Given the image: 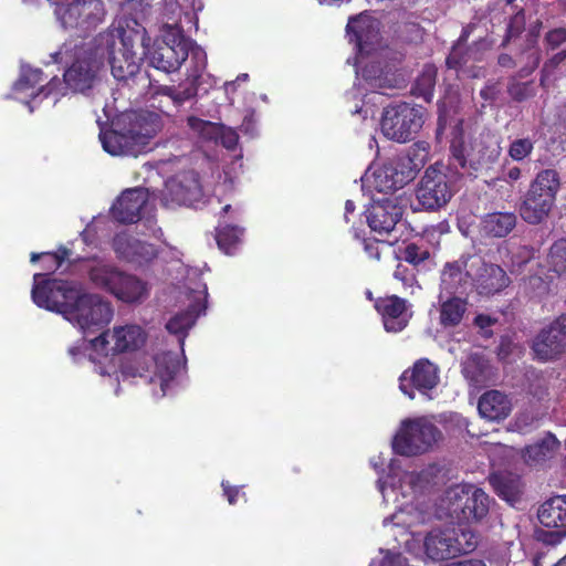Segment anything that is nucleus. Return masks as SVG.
Wrapping results in <instances>:
<instances>
[{
    "instance_id": "18",
    "label": "nucleus",
    "mask_w": 566,
    "mask_h": 566,
    "mask_svg": "<svg viewBox=\"0 0 566 566\" xmlns=\"http://www.w3.org/2000/svg\"><path fill=\"white\" fill-rule=\"evenodd\" d=\"M115 126H124L142 147L147 151L149 142L161 129L160 116L150 111H130L122 114L116 120Z\"/></svg>"
},
{
    "instance_id": "20",
    "label": "nucleus",
    "mask_w": 566,
    "mask_h": 566,
    "mask_svg": "<svg viewBox=\"0 0 566 566\" xmlns=\"http://www.w3.org/2000/svg\"><path fill=\"white\" fill-rule=\"evenodd\" d=\"M402 207L397 199L384 198L374 201L366 210V220L369 228L382 235L389 234L401 220Z\"/></svg>"
},
{
    "instance_id": "25",
    "label": "nucleus",
    "mask_w": 566,
    "mask_h": 566,
    "mask_svg": "<svg viewBox=\"0 0 566 566\" xmlns=\"http://www.w3.org/2000/svg\"><path fill=\"white\" fill-rule=\"evenodd\" d=\"M111 337L114 342L111 348L114 354L138 350L147 340L146 332L134 324L114 327Z\"/></svg>"
},
{
    "instance_id": "50",
    "label": "nucleus",
    "mask_w": 566,
    "mask_h": 566,
    "mask_svg": "<svg viewBox=\"0 0 566 566\" xmlns=\"http://www.w3.org/2000/svg\"><path fill=\"white\" fill-rule=\"evenodd\" d=\"M566 63V49H562L544 62L542 73L549 74L559 65Z\"/></svg>"
},
{
    "instance_id": "19",
    "label": "nucleus",
    "mask_w": 566,
    "mask_h": 566,
    "mask_svg": "<svg viewBox=\"0 0 566 566\" xmlns=\"http://www.w3.org/2000/svg\"><path fill=\"white\" fill-rule=\"evenodd\" d=\"M112 248L119 260L137 265L147 264L158 255V250L154 244L139 240L127 232L115 234Z\"/></svg>"
},
{
    "instance_id": "60",
    "label": "nucleus",
    "mask_w": 566,
    "mask_h": 566,
    "mask_svg": "<svg viewBox=\"0 0 566 566\" xmlns=\"http://www.w3.org/2000/svg\"><path fill=\"white\" fill-rule=\"evenodd\" d=\"M474 323H475V325H478L479 327H481V328H485V327L491 326V325L494 323V319H492L489 315L479 314V315L474 318Z\"/></svg>"
},
{
    "instance_id": "38",
    "label": "nucleus",
    "mask_w": 566,
    "mask_h": 566,
    "mask_svg": "<svg viewBox=\"0 0 566 566\" xmlns=\"http://www.w3.org/2000/svg\"><path fill=\"white\" fill-rule=\"evenodd\" d=\"M243 234V228L229 223H219L216 228V240L220 250L227 254L232 253V250L240 241Z\"/></svg>"
},
{
    "instance_id": "51",
    "label": "nucleus",
    "mask_w": 566,
    "mask_h": 566,
    "mask_svg": "<svg viewBox=\"0 0 566 566\" xmlns=\"http://www.w3.org/2000/svg\"><path fill=\"white\" fill-rule=\"evenodd\" d=\"M380 245H384L382 241L377 239H365L364 240V250L369 259L380 260L381 249Z\"/></svg>"
},
{
    "instance_id": "11",
    "label": "nucleus",
    "mask_w": 566,
    "mask_h": 566,
    "mask_svg": "<svg viewBox=\"0 0 566 566\" xmlns=\"http://www.w3.org/2000/svg\"><path fill=\"white\" fill-rule=\"evenodd\" d=\"M65 29L91 32L103 22L105 15L102 0H73L67 4H57L55 10Z\"/></svg>"
},
{
    "instance_id": "61",
    "label": "nucleus",
    "mask_w": 566,
    "mask_h": 566,
    "mask_svg": "<svg viewBox=\"0 0 566 566\" xmlns=\"http://www.w3.org/2000/svg\"><path fill=\"white\" fill-rule=\"evenodd\" d=\"M188 124L190 127L196 128L198 126H201L202 128H213V124L210 122L201 120L196 117H189Z\"/></svg>"
},
{
    "instance_id": "57",
    "label": "nucleus",
    "mask_w": 566,
    "mask_h": 566,
    "mask_svg": "<svg viewBox=\"0 0 566 566\" xmlns=\"http://www.w3.org/2000/svg\"><path fill=\"white\" fill-rule=\"evenodd\" d=\"M462 272V265L460 262L455 261L452 263H447L443 270V276H449L450 279H455L460 276Z\"/></svg>"
},
{
    "instance_id": "35",
    "label": "nucleus",
    "mask_w": 566,
    "mask_h": 566,
    "mask_svg": "<svg viewBox=\"0 0 566 566\" xmlns=\"http://www.w3.org/2000/svg\"><path fill=\"white\" fill-rule=\"evenodd\" d=\"M468 311V301L452 296L440 303L439 322L444 328L455 327L462 322Z\"/></svg>"
},
{
    "instance_id": "39",
    "label": "nucleus",
    "mask_w": 566,
    "mask_h": 566,
    "mask_svg": "<svg viewBox=\"0 0 566 566\" xmlns=\"http://www.w3.org/2000/svg\"><path fill=\"white\" fill-rule=\"evenodd\" d=\"M528 30L530 28L526 30V19L524 10L521 9L509 19L505 34L501 42V46L506 48L511 42L518 39L522 35V33H524L525 31L528 32ZM527 33H525V35Z\"/></svg>"
},
{
    "instance_id": "45",
    "label": "nucleus",
    "mask_w": 566,
    "mask_h": 566,
    "mask_svg": "<svg viewBox=\"0 0 566 566\" xmlns=\"http://www.w3.org/2000/svg\"><path fill=\"white\" fill-rule=\"evenodd\" d=\"M545 50L555 51L566 44V25L548 30L543 39Z\"/></svg>"
},
{
    "instance_id": "21",
    "label": "nucleus",
    "mask_w": 566,
    "mask_h": 566,
    "mask_svg": "<svg viewBox=\"0 0 566 566\" xmlns=\"http://www.w3.org/2000/svg\"><path fill=\"white\" fill-rule=\"evenodd\" d=\"M148 202V191L136 187L124 190L111 207L114 220L123 224L136 223Z\"/></svg>"
},
{
    "instance_id": "36",
    "label": "nucleus",
    "mask_w": 566,
    "mask_h": 566,
    "mask_svg": "<svg viewBox=\"0 0 566 566\" xmlns=\"http://www.w3.org/2000/svg\"><path fill=\"white\" fill-rule=\"evenodd\" d=\"M438 70L433 64H426L411 86V94L430 103L433 97Z\"/></svg>"
},
{
    "instance_id": "56",
    "label": "nucleus",
    "mask_w": 566,
    "mask_h": 566,
    "mask_svg": "<svg viewBox=\"0 0 566 566\" xmlns=\"http://www.w3.org/2000/svg\"><path fill=\"white\" fill-rule=\"evenodd\" d=\"M380 566H408L407 558L402 554H389L381 560Z\"/></svg>"
},
{
    "instance_id": "13",
    "label": "nucleus",
    "mask_w": 566,
    "mask_h": 566,
    "mask_svg": "<svg viewBox=\"0 0 566 566\" xmlns=\"http://www.w3.org/2000/svg\"><path fill=\"white\" fill-rule=\"evenodd\" d=\"M438 365L428 358H420L407 368L399 377V389L410 399H415L416 390L429 396L440 381Z\"/></svg>"
},
{
    "instance_id": "37",
    "label": "nucleus",
    "mask_w": 566,
    "mask_h": 566,
    "mask_svg": "<svg viewBox=\"0 0 566 566\" xmlns=\"http://www.w3.org/2000/svg\"><path fill=\"white\" fill-rule=\"evenodd\" d=\"M157 376L160 380V389L166 395L170 382L175 379L178 370L179 363L170 353H163L155 359Z\"/></svg>"
},
{
    "instance_id": "49",
    "label": "nucleus",
    "mask_w": 566,
    "mask_h": 566,
    "mask_svg": "<svg viewBox=\"0 0 566 566\" xmlns=\"http://www.w3.org/2000/svg\"><path fill=\"white\" fill-rule=\"evenodd\" d=\"M566 536V530L555 528V531H541L537 538L548 545H556Z\"/></svg>"
},
{
    "instance_id": "52",
    "label": "nucleus",
    "mask_w": 566,
    "mask_h": 566,
    "mask_svg": "<svg viewBox=\"0 0 566 566\" xmlns=\"http://www.w3.org/2000/svg\"><path fill=\"white\" fill-rule=\"evenodd\" d=\"M394 277L400 281L405 286H411L415 281L413 273L403 264L399 263L395 271Z\"/></svg>"
},
{
    "instance_id": "58",
    "label": "nucleus",
    "mask_w": 566,
    "mask_h": 566,
    "mask_svg": "<svg viewBox=\"0 0 566 566\" xmlns=\"http://www.w3.org/2000/svg\"><path fill=\"white\" fill-rule=\"evenodd\" d=\"M378 70V67H376L375 65H370V66H365L363 69V77L366 80V81H369L371 85H375V86H379L381 87V83H380V80L377 78L374 73H376V71Z\"/></svg>"
},
{
    "instance_id": "43",
    "label": "nucleus",
    "mask_w": 566,
    "mask_h": 566,
    "mask_svg": "<svg viewBox=\"0 0 566 566\" xmlns=\"http://www.w3.org/2000/svg\"><path fill=\"white\" fill-rule=\"evenodd\" d=\"M71 254V251L65 248L61 247L56 252H43V253H31L30 261L36 262L41 258H45L50 261V264L46 265L48 269H54L57 270L61 268L62 263L69 259Z\"/></svg>"
},
{
    "instance_id": "31",
    "label": "nucleus",
    "mask_w": 566,
    "mask_h": 566,
    "mask_svg": "<svg viewBox=\"0 0 566 566\" xmlns=\"http://www.w3.org/2000/svg\"><path fill=\"white\" fill-rule=\"evenodd\" d=\"M113 295L125 303L142 302L148 296V285L136 275L123 271Z\"/></svg>"
},
{
    "instance_id": "10",
    "label": "nucleus",
    "mask_w": 566,
    "mask_h": 566,
    "mask_svg": "<svg viewBox=\"0 0 566 566\" xmlns=\"http://www.w3.org/2000/svg\"><path fill=\"white\" fill-rule=\"evenodd\" d=\"M190 40L181 30L168 27L160 39H156L148 52V59L155 69L171 73L180 69L189 56Z\"/></svg>"
},
{
    "instance_id": "5",
    "label": "nucleus",
    "mask_w": 566,
    "mask_h": 566,
    "mask_svg": "<svg viewBox=\"0 0 566 566\" xmlns=\"http://www.w3.org/2000/svg\"><path fill=\"white\" fill-rule=\"evenodd\" d=\"M458 172L442 163L430 165L419 180L416 199L424 211H439L457 192Z\"/></svg>"
},
{
    "instance_id": "62",
    "label": "nucleus",
    "mask_w": 566,
    "mask_h": 566,
    "mask_svg": "<svg viewBox=\"0 0 566 566\" xmlns=\"http://www.w3.org/2000/svg\"><path fill=\"white\" fill-rule=\"evenodd\" d=\"M223 144L227 148L232 149L237 144V135L231 134L224 139Z\"/></svg>"
},
{
    "instance_id": "4",
    "label": "nucleus",
    "mask_w": 566,
    "mask_h": 566,
    "mask_svg": "<svg viewBox=\"0 0 566 566\" xmlns=\"http://www.w3.org/2000/svg\"><path fill=\"white\" fill-rule=\"evenodd\" d=\"M559 189L560 177L557 170L547 168L538 171L521 198V218L532 226L544 222L555 207Z\"/></svg>"
},
{
    "instance_id": "64",
    "label": "nucleus",
    "mask_w": 566,
    "mask_h": 566,
    "mask_svg": "<svg viewBox=\"0 0 566 566\" xmlns=\"http://www.w3.org/2000/svg\"><path fill=\"white\" fill-rule=\"evenodd\" d=\"M446 63L449 69H457V66L459 65V62L452 56H448Z\"/></svg>"
},
{
    "instance_id": "22",
    "label": "nucleus",
    "mask_w": 566,
    "mask_h": 566,
    "mask_svg": "<svg viewBox=\"0 0 566 566\" xmlns=\"http://www.w3.org/2000/svg\"><path fill=\"white\" fill-rule=\"evenodd\" d=\"M103 149L112 156H133L146 153L142 143L137 142L124 126L101 134Z\"/></svg>"
},
{
    "instance_id": "29",
    "label": "nucleus",
    "mask_w": 566,
    "mask_h": 566,
    "mask_svg": "<svg viewBox=\"0 0 566 566\" xmlns=\"http://www.w3.org/2000/svg\"><path fill=\"white\" fill-rule=\"evenodd\" d=\"M494 492L509 503L518 502L523 494L524 484L522 478L511 472L493 473L489 478Z\"/></svg>"
},
{
    "instance_id": "28",
    "label": "nucleus",
    "mask_w": 566,
    "mask_h": 566,
    "mask_svg": "<svg viewBox=\"0 0 566 566\" xmlns=\"http://www.w3.org/2000/svg\"><path fill=\"white\" fill-rule=\"evenodd\" d=\"M478 409L483 418L500 421L510 415L512 405L506 395L499 390H490L479 399Z\"/></svg>"
},
{
    "instance_id": "33",
    "label": "nucleus",
    "mask_w": 566,
    "mask_h": 566,
    "mask_svg": "<svg viewBox=\"0 0 566 566\" xmlns=\"http://www.w3.org/2000/svg\"><path fill=\"white\" fill-rule=\"evenodd\" d=\"M560 443L557 438L548 432L537 442L526 446L523 450V459L528 465H538L552 459Z\"/></svg>"
},
{
    "instance_id": "54",
    "label": "nucleus",
    "mask_w": 566,
    "mask_h": 566,
    "mask_svg": "<svg viewBox=\"0 0 566 566\" xmlns=\"http://www.w3.org/2000/svg\"><path fill=\"white\" fill-rule=\"evenodd\" d=\"M500 94V88L497 83H489L486 84L480 92L481 97L484 101L493 102L497 98Z\"/></svg>"
},
{
    "instance_id": "3",
    "label": "nucleus",
    "mask_w": 566,
    "mask_h": 566,
    "mask_svg": "<svg viewBox=\"0 0 566 566\" xmlns=\"http://www.w3.org/2000/svg\"><path fill=\"white\" fill-rule=\"evenodd\" d=\"M53 59L55 63L69 65L63 75L64 82L70 90L80 93L92 88L102 65L98 49L82 35L65 41Z\"/></svg>"
},
{
    "instance_id": "2",
    "label": "nucleus",
    "mask_w": 566,
    "mask_h": 566,
    "mask_svg": "<svg viewBox=\"0 0 566 566\" xmlns=\"http://www.w3.org/2000/svg\"><path fill=\"white\" fill-rule=\"evenodd\" d=\"M501 155L495 144L474 139L464 133L463 120L459 119L452 127L449 139L448 167L454 168L458 177H478L489 170Z\"/></svg>"
},
{
    "instance_id": "7",
    "label": "nucleus",
    "mask_w": 566,
    "mask_h": 566,
    "mask_svg": "<svg viewBox=\"0 0 566 566\" xmlns=\"http://www.w3.org/2000/svg\"><path fill=\"white\" fill-rule=\"evenodd\" d=\"M542 22L537 20L530 25L526 34L525 51L520 57V62L525 63L517 69V71L509 77L506 91L509 96L515 102H524L536 94V86L534 80L528 77L535 72L541 62V52L537 48Z\"/></svg>"
},
{
    "instance_id": "42",
    "label": "nucleus",
    "mask_w": 566,
    "mask_h": 566,
    "mask_svg": "<svg viewBox=\"0 0 566 566\" xmlns=\"http://www.w3.org/2000/svg\"><path fill=\"white\" fill-rule=\"evenodd\" d=\"M548 263L553 266V270L557 273L566 271V239H559L555 241L548 253Z\"/></svg>"
},
{
    "instance_id": "46",
    "label": "nucleus",
    "mask_w": 566,
    "mask_h": 566,
    "mask_svg": "<svg viewBox=\"0 0 566 566\" xmlns=\"http://www.w3.org/2000/svg\"><path fill=\"white\" fill-rule=\"evenodd\" d=\"M430 145L427 142L415 143L408 154L409 161L412 164L413 170H418L428 160Z\"/></svg>"
},
{
    "instance_id": "6",
    "label": "nucleus",
    "mask_w": 566,
    "mask_h": 566,
    "mask_svg": "<svg viewBox=\"0 0 566 566\" xmlns=\"http://www.w3.org/2000/svg\"><path fill=\"white\" fill-rule=\"evenodd\" d=\"M448 515L458 524L482 521L490 511L491 497L472 484L449 488L444 496Z\"/></svg>"
},
{
    "instance_id": "59",
    "label": "nucleus",
    "mask_w": 566,
    "mask_h": 566,
    "mask_svg": "<svg viewBox=\"0 0 566 566\" xmlns=\"http://www.w3.org/2000/svg\"><path fill=\"white\" fill-rule=\"evenodd\" d=\"M522 177V169L517 166L507 169L505 180L509 182H515Z\"/></svg>"
},
{
    "instance_id": "12",
    "label": "nucleus",
    "mask_w": 566,
    "mask_h": 566,
    "mask_svg": "<svg viewBox=\"0 0 566 566\" xmlns=\"http://www.w3.org/2000/svg\"><path fill=\"white\" fill-rule=\"evenodd\" d=\"M531 349L538 361L559 359L566 353V314L559 315L542 328L533 339Z\"/></svg>"
},
{
    "instance_id": "8",
    "label": "nucleus",
    "mask_w": 566,
    "mask_h": 566,
    "mask_svg": "<svg viewBox=\"0 0 566 566\" xmlns=\"http://www.w3.org/2000/svg\"><path fill=\"white\" fill-rule=\"evenodd\" d=\"M423 123L424 117L421 106L400 102L384 109L381 130L389 139L407 143L415 138Z\"/></svg>"
},
{
    "instance_id": "14",
    "label": "nucleus",
    "mask_w": 566,
    "mask_h": 566,
    "mask_svg": "<svg viewBox=\"0 0 566 566\" xmlns=\"http://www.w3.org/2000/svg\"><path fill=\"white\" fill-rule=\"evenodd\" d=\"M423 545L426 555L439 562L470 553L476 544L471 542L463 544L454 528H434L426 535Z\"/></svg>"
},
{
    "instance_id": "41",
    "label": "nucleus",
    "mask_w": 566,
    "mask_h": 566,
    "mask_svg": "<svg viewBox=\"0 0 566 566\" xmlns=\"http://www.w3.org/2000/svg\"><path fill=\"white\" fill-rule=\"evenodd\" d=\"M430 251L424 244L409 242L401 250V258L413 266H419L430 258Z\"/></svg>"
},
{
    "instance_id": "1",
    "label": "nucleus",
    "mask_w": 566,
    "mask_h": 566,
    "mask_svg": "<svg viewBox=\"0 0 566 566\" xmlns=\"http://www.w3.org/2000/svg\"><path fill=\"white\" fill-rule=\"evenodd\" d=\"M31 296L39 307L62 314L84 333L103 329L114 314L112 304L101 295L84 292L74 281L44 273L34 274Z\"/></svg>"
},
{
    "instance_id": "44",
    "label": "nucleus",
    "mask_w": 566,
    "mask_h": 566,
    "mask_svg": "<svg viewBox=\"0 0 566 566\" xmlns=\"http://www.w3.org/2000/svg\"><path fill=\"white\" fill-rule=\"evenodd\" d=\"M44 81L43 72L40 69H30L23 71L19 80L14 84L17 91H25L28 88H34Z\"/></svg>"
},
{
    "instance_id": "24",
    "label": "nucleus",
    "mask_w": 566,
    "mask_h": 566,
    "mask_svg": "<svg viewBox=\"0 0 566 566\" xmlns=\"http://www.w3.org/2000/svg\"><path fill=\"white\" fill-rule=\"evenodd\" d=\"M206 308V301L197 298L185 311L177 313L167 322L166 329L170 334L178 336L181 350H184L188 331L195 325L197 318L205 313Z\"/></svg>"
},
{
    "instance_id": "53",
    "label": "nucleus",
    "mask_w": 566,
    "mask_h": 566,
    "mask_svg": "<svg viewBox=\"0 0 566 566\" xmlns=\"http://www.w3.org/2000/svg\"><path fill=\"white\" fill-rule=\"evenodd\" d=\"M221 486L223 489V493L230 505H234L238 502L239 495L241 493L240 488L231 486L229 482L222 481Z\"/></svg>"
},
{
    "instance_id": "9",
    "label": "nucleus",
    "mask_w": 566,
    "mask_h": 566,
    "mask_svg": "<svg viewBox=\"0 0 566 566\" xmlns=\"http://www.w3.org/2000/svg\"><path fill=\"white\" fill-rule=\"evenodd\" d=\"M441 432L424 418L406 419L392 440L395 453L412 457L428 451L438 441Z\"/></svg>"
},
{
    "instance_id": "63",
    "label": "nucleus",
    "mask_w": 566,
    "mask_h": 566,
    "mask_svg": "<svg viewBox=\"0 0 566 566\" xmlns=\"http://www.w3.org/2000/svg\"><path fill=\"white\" fill-rule=\"evenodd\" d=\"M355 209H356V206H355V202H354V201H352V200H347V201L345 202V219H346V220H347V216H348L349 213H353V212L355 211Z\"/></svg>"
},
{
    "instance_id": "47",
    "label": "nucleus",
    "mask_w": 566,
    "mask_h": 566,
    "mask_svg": "<svg viewBox=\"0 0 566 566\" xmlns=\"http://www.w3.org/2000/svg\"><path fill=\"white\" fill-rule=\"evenodd\" d=\"M525 46H526V36L524 38V44L517 52L516 56L514 57L509 53H501L497 56V65L501 66L502 69H506V70H511V69H515V67L520 69L525 63V61L520 62V57H521L522 53L525 51Z\"/></svg>"
},
{
    "instance_id": "48",
    "label": "nucleus",
    "mask_w": 566,
    "mask_h": 566,
    "mask_svg": "<svg viewBox=\"0 0 566 566\" xmlns=\"http://www.w3.org/2000/svg\"><path fill=\"white\" fill-rule=\"evenodd\" d=\"M147 370V366L137 360L125 361L120 366L124 377H144Z\"/></svg>"
},
{
    "instance_id": "17",
    "label": "nucleus",
    "mask_w": 566,
    "mask_h": 566,
    "mask_svg": "<svg viewBox=\"0 0 566 566\" xmlns=\"http://www.w3.org/2000/svg\"><path fill=\"white\" fill-rule=\"evenodd\" d=\"M374 307L387 333L402 332L413 316L411 303L395 294L377 297Z\"/></svg>"
},
{
    "instance_id": "34",
    "label": "nucleus",
    "mask_w": 566,
    "mask_h": 566,
    "mask_svg": "<svg viewBox=\"0 0 566 566\" xmlns=\"http://www.w3.org/2000/svg\"><path fill=\"white\" fill-rule=\"evenodd\" d=\"M123 271L115 265L97 263L88 270L90 282L99 290L113 295Z\"/></svg>"
},
{
    "instance_id": "40",
    "label": "nucleus",
    "mask_w": 566,
    "mask_h": 566,
    "mask_svg": "<svg viewBox=\"0 0 566 566\" xmlns=\"http://www.w3.org/2000/svg\"><path fill=\"white\" fill-rule=\"evenodd\" d=\"M535 147V142L531 137L513 139L507 148L509 157L517 163L530 158Z\"/></svg>"
},
{
    "instance_id": "55",
    "label": "nucleus",
    "mask_w": 566,
    "mask_h": 566,
    "mask_svg": "<svg viewBox=\"0 0 566 566\" xmlns=\"http://www.w3.org/2000/svg\"><path fill=\"white\" fill-rule=\"evenodd\" d=\"M108 336L109 332H103L97 337L91 340V346L96 352H105L107 353V346H108Z\"/></svg>"
},
{
    "instance_id": "15",
    "label": "nucleus",
    "mask_w": 566,
    "mask_h": 566,
    "mask_svg": "<svg viewBox=\"0 0 566 566\" xmlns=\"http://www.w3.org/2000/svg\"><path fill=\"white\" fill-rule=\"evenodd\" d=\"M380 21L364 11L348 19L346 25L349 42L355 44L359 53L370 54L381 42Z\"/></svg>"
},
{
    "instance_id": "27",
    "label": "nucleus",
    "mask_w": 566,
    "mask_h": 566,
    "mask_svg": "<svg viewBox=\"0 0 566 566\" xmlns=\"http://www.w3.org/2000/svg\"><path fill=\"white\" fill-rule=\"evenodd\" d=\"M201 197V187L197 177L190 180L169 181L166 185L164 199L178 206H190Z\"/></svg>"
},
{
    "instance_id": "32",
    "label": "nucleus",
    "mask_w": 566,
    "mask_h": 566,
    "mask_svg": "<svg viewBox=\"0 0 566 566\" xmlns=\"http://www.w3.org/2000/svg\"><path fill=\"white\" fill-rule=\"evenodd\" d=\"M137 55L124 46L113 51L109 56L111 71L117 81H127L134 77L140 69Z\"/></svg>"
},
{
    "instance_id": "16",
    "label": "nucleus",
    "mask_w": 566,
    "mask_h": 566,
    "mask_svg": "<svg viewBox=\"0 0 566 566\" xmlns=\"http://www.w3.org/2000/svg\"><path fill=\"white\" fill-rule=\"evenodd\" d=\"M189 55L193 67L192 71L188 74L186 81L180 83L178 86L166 85L158 90L159 94L170 97L177 106L182 105L185 102L193 98L197 95L199 80L207 66L206 52L201 48L193 45L191 41Z\"/></svg>"
},
{
    "instance_id": "30",
    "label": "nucleus",
    "mask_w": 566,
    "mask_h": 566,
    "mask_svg": "<svg viewBox=\"0 0 566 566\" xmlns=\"http://www.w3.org/2000/svg\"><path fill=\"white\" fill-rule=\"evenodd\" d=\"M537 517L545 527L566 530V495H556L545 501L538 509Z\"/></svg>"
},
{
    "instance_id": "26",
    "label": "nucleus",
    "mask_w": 566,
    "mask_h": 566,
    "mask_svg": "<svg viewBox=\"0 0 566 566\" xmlns=\"http://www.w3.org/2000/svg\"><path fill=\"white\" fill-rule=\"evenodd\" d=\"M511 280L497 264L482 263L476 275V286L481 294L493 295L509 286Z\"/></svg>"
},
{
    "instance_id": "23",
    "label": "nucleus",
    "mask_w": 566,
    "mask_h": 566,
    "mask_svg": "<svg viewBox=\"0 0 566 566\" xmlns=\"http://www.w3.org/2000/svg\"><path fill=\"white\" fill-rule=\"evenodd\" d=\"M517 217L511 211H495L482 217L479 226L480 234L489 239L507 237L516 227Z\"/></svg>"
}]
</instances>
